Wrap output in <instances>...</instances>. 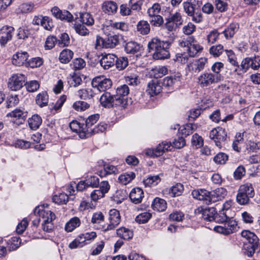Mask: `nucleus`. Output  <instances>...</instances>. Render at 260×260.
I'll return each mask as SVG.
<instances>
[{
	"label": "nucleus",
	"mask_w": 260,
	"mask_h": 260,
	"mask_svg": "<svg viewBox=\"0 0 260 260\" xmlns=\"http://www.w3.org/2000/svg\"><path fill=\"white\" fill-rule=\"evenodd\" d=\"M238 191L249 197H254L255 194L252 185L249 183L241 185L239 187Z\"/></svg>",
	"instance_id": "nucleus-38"
},
{
	"label": "nucleus",
	"mask_w": 260,
	"mask_h": 260,
	"mask_svg": "<svg viewBox=\"0 0 260 260\" xmlns=\"http://www.w3.org/2000/svg\"><path fill=\"white\" fill-rule=\"evenodd\" d=\"M222 77L221 74H214L210 72H205L198 77V82L201 87H207L216 84L221 81Z\"/></svg>",
	"instance_id": "nucleus-4"
},
{
	"label": "nucleus",
	"mask_w": 260,
	"mask_h": 260,
	"mask_svg": "<svg viewBox=\"0 0 260 260\" xmlns=\"http://www.w3.org/2000/svg\"><path fill=\"white\" fill-rule=\"evenodd\" d=\"M52 15L56 19L61 20H65L69 22H71L73 20V15L68 11H62L57 7H54L51 10Z\"/></svg>",
	"instance_id": "nucleus-17"
},
{
	"label": "nucleus",
	"mask_w": 260,
	"mask_h": 260,
	"mask_svg": "<svg viewBox=\"0 0 260 260\" xmlns=\"http://www.w3.org/2000/svg\"><path fill=\"white\" fill-rule=\"evenodd\" d=\"M196 128V125L193 124L189 123L185 125L181 131L182 135L187 136L192 133V131Z\"/></svg>",
	"instance_id": "nucleus-64"
},
{
	"label": "nucleus",
	"mask_w": 260,
	"mask_h": 260,
	"mask_svg": "<svg viewBox=\"0 0 260 260\" xmlns=\"http://www.w3.org/2000/svg\"><path fill=\"white\" fill-rule=\"evenodd\" d=\"M226 189L222 187L217 188L211 191H209V198H207L208 204L222 200L226 196Z\"/></svg>",
	"instance_id": "nucleus-16"
},
{
	"label": "nucleus",
	"mask_w": 260,
	"mask_h": 260,
	"mask_svg": "<svg viewBox=\"0 0 260 260\" xmlns=\"http://www.w3.org/2000/svg\"><path fill=\"white\" fill-rule=\"evenodd\" d=\"M100 101L101 105L105 108H110L114 106L121 107L119 100L115 96V94L112 95L108 92H106L101 95Z\"/></svg>",
	"instance_id": "nucleus-11"
},
{
	"label": "nucleus",
	"mask_w": 260,
	"mask_h": 260,
	"mask_svg": "<svg viewBox=\"0 0 260 260\" xmlns=\"http://www.w3.org/2000/svg\"><path fill=\"white\" fill-rule=\"evenodd\" d=\"M26 78L21 74H13L9 80L8 87L13 91L20 90L25 83Z\"/></svg>",
	"instance_id": "nucleus-6"
},
{
	"label": "nucleus",
	"mask_w": 260,
	"mask_h": 260,
	"mask_svg": "<svg viewBox=\"0 0 260 260\" xmlns=\"http://www.w3.org/2000/svg\"><path fill=\"white\" fill-rule=\"evenodd\" d=\"M116 58V56L114 54H105L100 59V65L104 70H108L115 65Z\"/></svg>",
	"instance_id": "nucleus-20"
},
{
	"label": "nucleus",
	"mask_w": 260,
	"mask_h": 260,
	"mask_svg": "<svg viewBox=\"0 0 260 260\" xmlns=\"http://www.w3.org/2000/svg\"><path fill=\"white\" fill-rule=\"evenodd\" d=\"M135 177V174L133 172H129V173H125L121 175L118 180L119 182L124 184L126 185L129 183Z\"/></svg>",
	"instance_id": "nucleus-45"
},
{
	"label": "nucleus",
	"mask_w": 260,
	"mask_h": 260,
	"mask_svg": "<svg viewBox=\"0 0 260 260\" xmlns=\"http://www.w3.org/2000/svg\"><path fill=\"white\" fill-rule=\"evenodd\" d=\"M25 85L27 91L31 92L37 91L40 87L39 82L36 80H32L27 82L25 83Z\"/></svg>",
	"instance_id": "nucleus-61"
},
{
	"label": "nucleus",
	"mask_w": 260,
	"mask_h": 260,
	"mask_svg": "<svg viewBox=\"0 0 260 260\" xmlns=\"http://www.w3.org/2000/svg\"><path fill=\"white\" fill-rule=\"evenodd\" d=\"M243 142V134L241 133H237L236 135L235 140L232 144L233 149L237 151L240 152L241 149V145Z\"/></svg>",
	"instance_id": "nucleus-43"
},
{
	"label": "nucleus",
	"mask_w": 260,
	"mask_h": 260,
	"mask_svg": "<svg viewBox=\"0 0 260 260\" xmlns=\"http://www.w3.org/2000/svg\"><path fill=\"white\" fill-rule=\"evenodd\" d=\"M93 91L90 88H84L79 90L77 92V95L82 100H89L94 96Z\"/></svg>",
	"instance_id": "nucleus-39"
},
{
	"label": "nucleus",
	"mask_w": 260,
	"mask_h": 260,
	"mask_svg": "<svg viewBox=\"0 0 260 260\" xmlns=\"http://www.w3.org/2000/svg\"><path fill=\"white\" fill-rule=\"evenodd\" d=\"M34 214L39 216L42 219L43 223L52 222L56 216L51 211L45 208L44 205L38 206L34 211Z\"/></svg>",
	"instance_id": "nucleus-9"
},
{
	"label": "nucleus",
	"mask_w": 260,
	"mask_h": 260,
	"mask_svg": "<svg viewBox=\"0 0 260 260\" xmlns=\"http://www.w3.org/2000/svg\"><path fill=\"white\" fill-rule=\"evenodd\" d=\"M191 144L197 148L200 147L203 145V140L201 136L195 134L192 137Z\"/></svg>",
	"instance_id": "nucleus-63"
},
{
	"label": "nucleus",
	"mask_w": 260,
	"mask_h": 260,
	"mask_svg": "<svg viewBox=\"0 0 260 260\" xmlns=\"http://www.w3.org/2000/svg\"><path fill=\"white\" fill-rule=\"evenodd\" d=\"M128 62L126 57H120L117 58L116 57L115 65L119 70L124 69L128 66Z\"/></svg>",
	"instance_id": "nucleus-48"
},
{
	"label": "nucleus",
	"mask_w": 260,
	"mask_h": 260,
	"mask_svg": "<svg viewBox=\"0 0 260 260\" xmlns=\"http://www.w3.org/2000/svg\"><path fill=\"white\" fill-rule=\"evenodd\" d=\"M151 214L147 212L140 213L136 217V221L139 223H145L151 218Z\"/></svg>",
	"instance_id": "nucleus-50"
},
{
	"label": "nucleus",
	"mask_w": 260,
	"mask_h": 260,
	"mask_svg": "<svg viewBox=\"0 0 260 260\" xmlns=\"http://www.w3.org/2000/svg\"><path fill=\"white\" fill-rule=\"evenodd\" d=\"M150 25L147 21L141 20L137 24V30L141 32H149Z\"/></svg>",
	"instance_id": "nucleus-57"
},
{
	"label": "nucleus",
	"mask_w": 260,
	"mask_h": 260,
	"mask_svg": "<svg viewBox=\"0 0 260 260\" xmlns=\"http://www.w3.org/2000/svg\"><path fill=\"white\" fill-rule=\"evenodd\" d=\"M99 117V114H96L91 115L86 119L85 126H84V128H85V131L86 135L90 134V133H87V130H88V129H93L92 126L97 122Z\"/></svg>",
	"instance_id": "nucleus-36"
},
{
	"label": "nucleus",
	"mask_w": 260,
	"mask_h": 260,
	"mask_svg": "<svg viewBox=\"0 0 260 260\" xmlns=\"http://www.w3.org/2000/svg\"><path fill=\"white\" fill-rule=\"evenodd\" d=\"M89 104L84 101H77L73 105V108L77 111H83L88 109Z\"/></svg>",
	"instance_id": "nucleus-51"
},
{
	"label": "nucleus",
	"mask_w": 260,
	"mask_h": 260,
	"mask_svg": "<svg viewBox=\"0 0 260 260\" xmlns=\"http://www.w3.org/2000/svg\"><path fill=\"white\" fill-rule=\"evenodd\" d=\"M87 243H84L82 237L79 235L74 241L69 244V247L71 249L80 248Z\"/></svg>",
	"instance_id": "nucleus-55"
},
{
	"label": "nucleus",
	"mask_w": 260,
	"mask_h": 260,
	"mask_svg": "<svg viewBox=\"0 0 260 260\" xmlns=\"http://www.w3.org/2000/svg\"><path fill=\"white\" fill-rule=\"evenodd\" d=\"M28 55L27 52H18L13 55L12 57V63L13 64L17 66H22L25 65L26 66Z\"/></svg>",
	"instance_id": "nucleus-21"
},
{
	"label": "nucleus",
	"mask_w": 260,
	"mask_h": 260,
	"mask_svg": "<svg viewBox=\"0 0 260 260\" xmlns=\"http://www.w3.org/2000/svg\"><path fill=\"white\" fill-rule=\"evenodd\" d=\"M237 223L233 218H229L220 225H217L214 228V230L220 234L225 235L231 234L237 231Z\"/></svg>",
	"instance_id": "nucleus-5"
},
{
	"label": "nucleus",
	"mask_w": 260,
	"mask_h": 260,
	"mask_svg": "<svg viewBox=\"0 0 260 260\" xmlns=\"http://www.w3.org/2000/svg\"><path fill=\"white\" fill-rule=\"evenodd\" d=\"M129 89L127 85L124 84L118 87L115 96L119 100L121 107L125 108L127 105V99L126 97L129 93Z\"/></svg>",
	"instance_id": "nucleus-15"
},
{
	"label": "nucleus",
	"mask_w": 260,
	"mask_h": 260,
	"mask_svg": "<svg viewBox=\"0 0 260 260\" xmlns=\"http://www.w3.org/2000/svg\"><path fill=\"white\" fill-rule=\"evenodd\" d=\"M81 224V221L78 217L72 218L67 222L65 225V230L67 232H72L76 228L79 227Z\"/></svg>",
	"instance_id": "nucleus-34"
},
{
	"label": "nucleus",
	"mask_w": 260,
	"mask_h": 260,
	"mask_svg": "<svg viewBox=\"0 0 260 260\" xmlns=\"http://www.w3.org/2000/svg\"><path fill=\"white\" fill-rule=\"evenodd\" d=\"M7 116L13 117L14 122L17 124H20L24 121L26 116V112L20 109H16L11 113L7 114Z\"/></svg>",
	"instance_id": "nucleus-24"
},
{
	"label": "nucleus",
	"mask_w": 260,
	"mask_h": 260,
	"mask_svg": "<svg viewBox=\"0 0 260 260\" xmlns=\"http://www.w3.org/2000/svg\"><path fill=\"white\" fill-rule=\"evenodd\" d=\"M112 85V82L110 79L102 76H98L94 78L91 82L93 88L100 91H105L109 89Z\"/></svg>",
	"instance_id": "nucleus-10"
},
{
	"label": "nucleus",
	"mask_w": 260,
	"mask_h": 260,
	"mask_svg": "<svg viewBox=\"0 0 260 260\" xmlns=\"http://www.w3.org/2000/svg\"><path fill=\"white\" fill-rule=\"evenodd\" d=\"M191 34H183L177 40L178 45L187 51L189 57H193L202 50Z\"/></svg>",
	"instance_id": "nucleus-1"
},
{
	"label": "nucleus",
	"mask_w": 260,
	"mask_h": 260,
	"mask_svg": "<svg viewBox=\"0 0 260 260\" xmlns=\"http://www.w3.org/2000/svg\"><path fill=\"white\" fill-rule=\"evenodd\" d=\"M68 194L64 193H61L58 195H55L52 198L53 202L58 204H66L68 201Z\"/></svg>",
	"instance_id": "nucleus-46"
},
{
	"label": "nucleus",
	"mask_w": 260,
	"mask_h": 260,
	"mask_svg": "<svg viewBox=\"0 0 260 260\" xmlns=\"http://www.w3.org/2000/svg\"><path fill=\"white\" fill-rule=\"evenodd\" d=\"M81 21L83 24L75 23L74 24V29L76 32H86L88 30L84 24L88 26L92 25L94 23V19L90 14L88 13H81L80 15Z\"/></svg>",
	"instance_id": "nucleus-8"
},
{
	"label": "nucleus",
	"mask_w": 260,
	"mask_h": 260,
	"mask_svg": "<svg viewBox=\"0 0 260 260\" xmlns=\"http://www.w3.org/2000/svg\"><path fill=\"white\" fill-rule=\"evenodd\" d=\"M181 76V74L177 73L174 75L166 77L162 81H160L161 85L168 88H173L176 84L180 81Z\"/></svg>",
	"instance_id": "nucleus-19"
},
{
	"label": "nucleus",
	"mask_w": 260,
	"mask_h": 260,
	"mask_svg": "<svg viewBox=\"0 0 260 260\" xmlns=\"http://www.w3.org/2000/svg\"><path fill=\"white\" fill-rule=\"evenodd\" d=\"M172 144L169 142L164 141L159 144L155 149H148L146 150V155L151 157L161 156L166 151L171 150Z\"/></svg>",
	"instance_id": "nucleus-12"
},
{
	"label": "nucleus",
	"mask_w": 260,
	"mask_h": 260,
	"mask_svg": "<svg viewBox=\"0 0 260 260\" xmlns=\"http://www.w3.org/2000/svg\"><path fill=\"white\" fill-rule=\"evenodd\" d=\"M162 90L160 80H152L147 85V92L150 96L158 94Z\"/></svg>",
	"instance_id": "nucleus-22"
},
{
	"label": "nucleus",
	"mask_w": 260,
	"mask_h": 260,
	"mask_svg": "<svg viewBox=\"0 0 260 260\" xmlns=\"http://www.w3.org/2000/svg\"><path fill=\"white\" fill-rule=\"evenodd\" d=\"M167 207L166 201L159 198H155L152 204L153 209L159 212L164 211L167 209Z\"/></svg>",
	"instance_id": "nucleus-33"
},
{
	"label": "nucleus",
	"mask_w": 260,
	"mask_h": 260,
	"mask_svg": "<svg viewBox=\"0 0 260 260\" xmlns=\"http://www.w3.org/2000/svg\"><path fill=\"white\" fill-rule=\"evenodd\" d=\"M226 54L228 57V61L233 66L239 68L238 62L237 61L236 56L232 50H225Z\"/></svg>",
	"instance_id": "nucleus-49"
},
{
	"label": "nucleus",
	"mask_w": 260,
	"mask_h": 260,
	"mask_svg": "<svg viewBox=\"0 0 260 260\" xmlns=\"http://www.w3.org/2000/svg\"><path fill=\"white\" fill-rule=\"evenodd\" d=\"M229 218H230L228 216L226 211H225L224 210H221L219 211L218 213H215L214 221L217 222H220L222 224Z\"/></svg>",
	"instance_id": "nucleus-54"
},
{
	"label": "nucleus",
	"mask_w": 260,
	"mask_h": 260,
	"mask_svg": "<svg viewBox=\"0 0 260 260\" xmlns=\"http://www.w3.org/2000/svg\"><path fill=\"white\" fill-rule=\"evenodd\" d=\"M184 190L183 185L181 183H177L175 185L169 188H166L163 190V193L166 195H169L171 197L180 196Z\"/></svg>",
	"instance_id": "nucleus-23"
},
{
	"label": "nucleus",
	"mask_w": 260,
	"mask_h": 260,
	"mask_svg": "<svg viewBox=\"0 0 260 260\" xmlns=\"http://www.w3.org/2000/svg\"><path fill=\"white\" fill-rule=\"evenodd\" d=\"M73 52L71 50L64 49L60 52L59 59L61 63H68L73 58Z\"/></svg>",
	"instance_id": "nucleus-37"
},
{
	"label": "nucleus",
	"mask_w": 260,
	"mask_h": 260,
	"mask_svg": "<svg viewBox=\"0 0 260 260\" xmlns=\"http://www.w3.org/2000/svg\"><path fill=\"white\" fill-rule=\"evenodd\" d=\"M143 197V191L141 188L139 187L132 189L129 194L131 201L135 204L141 203Z\"/></svg>",
	"instance_id": "nucleus-28"
},
{
	"label": "nucleus",
	"mask_w": 260,
	"mask_h": 260,
	"mask_svg": "<svg viewBox=\"0 0 260 260\" xmlns=\"http://www.w3.org/2000/svg\"><path fill=\"white\" fill-rule=\"evenodd\" d=\"M142 46L136 42L130 41L125 46V51L127 53L135 54L140 53L142 50Z\"/></svg>",
	"instance_id": "nucleus-25"
},
{
	"label": "nucleus",
	"mask_w": 260,
	"mask_h": 260,
	"mask_svg": "<svg viewBox=\"0 0 260 260\" xmlns=\"http://www.w3.org/2000/svg\"><path fill=\"white\" fill-rule=\"evenodd\" d=\"M223 51V46L221 45L213 46L209 49V52L214 57H218Z\"/></svg>",
	"instance_id": "nucleus-60"
},
{
	"label": "nucleus",
	"mask_w": 260,
	"mask_h": 260,
	"mask_svg": "<svg viewBox=\"0 0 260 260\" xmlns=\"http://www.w3.org/2000/svg\"><path fill=\"white\" fill-rule=\"evenodd\" d=\"M21 239L19 237H14L9 240L8 244L10 250H14L17 249L20 245Z\"/></svg>",
	"instance_id": "nucleus-58"
},
{
	"label": "nucleus",
	"mask_w": 260,
	"mask_h": 260,
	"mask_svg": "<svg viewBox=\"0 0 260 260\" xmlns=\"http://www.w3.org/2000/svg\"><path fill=\"white\" fill-rule=\"evenodd\" d=\"M209 191L203 189H194L192 191L191 194L193 198L200 201H204L206 204H208L207 198L208 197Z\"/></svg>",
	"instance_id": "nucleus-30"
},
{
	"label": "nucleus",
	"mask_w": 260,
	"mask_h": 260,
	"mask_svg": "<svg viewBox=\"0 0 260 260\" xmlns=\"http://www.w3.org/2000/svg\"><path fill=\"white\" fill-rule=\"evenodd\" d=\"M32 23L40 25L47 31H52V28L54 26L52 19L48 16L42 15L35 16L32 20Z\"/></svg>",
	"instance_id": "nucleus-14"
},
{
	"label": "nucleus",
	"mask_w": 260,
	"mask_h": 260,
	"mask_svg": "<svg viewBox=\"0 0 260 260\" xmlns=\"http://www.w3.org/2000/svg\"><path fill=\"white\" fill-rule=\"evenodd\" d=\"M107 124L105 123H101L96 126L93 127V129H88L87 133L95 134L100 132H104L107 128Z\"/></svg>",
	"instance_id": "nucleus-62"
},
{
	"label": "nucleus",
	"mask_w": 260,
	"mask_h": 260,
	"mask_svg": "<svg viewBox=\"0 0 260 260\" xmlns=\"http://www.w3.org/2000/svg\"><path fill=\"white\" fill-rule=\"evenodd\" d=\"M36 102L41 107L46 106L48 102V95L47 92H42L39 93L36 97Z\"/></svg>",
	"instance_id": "nucleus-44"
},
{
	"label": "nucleus",
	"mask_w": 260,
	"mask_h": 260,
	"mask_svg": "<svg viewBox=\"0 0 260 260\" xmlns=\"http://www.w3.org/2000/svg\"><path fill=\"white\" fill-rule=\"evenodd\" d=\"M246 149L249 152H257L260 149V142L254 140H248L246 142Z\"/></svg>",
	"instance_id": "nucleus-40"
},
{
	"label": "nucleus",
	"mask_w": 260,
	"mask_h": 260,
	"mask_svg": "<svg viewBox=\"0 0 260 260\" xmlns=\"http://www.w3.org/2000/svg\"><path fill=\"white\" fill-rule=\"evenodd\" d=\"M253 197H249L246 194L242 193L241 192L238 191L236 196L237 202L241 205H245L249 203L250 199Z\"/></svg>",
	"instance_id": "nucleus-47"
},
{
	"label": "nucleus",
	"mask_w": 260,
	"mask_h": 260,
	"mask_svg": "<svg viewBox=\"0 0 260 260\" xmlns=\"http://www.w3.org/2000/svg\"><path fill=\"white\" fill-rule=\"evenodd\" d=\"M168 69L165 66H158L151 70V75L155 78H158L162 77L168 73Z\"/></svg>",
	"instance_id": "nucleus-42"
},
{
	"label": "nucleus",
	"mask_w": 260,
	"mask_h": 260,
	"mask_svg": "<svg viewBox=\"0 0 260 260\" xmlns=\"http://www.w3.org/2000/svg\"><path fill=\"white\" fill-rule=\"evenodd\" d=\"M197 4L198 7L190 1L184 2L183 3L184 10L188 16L193 15V13L199 9L202 4L201 2L197 1Z\"/></svg>",
	"instance_id": "nucleus-27"
},
{
	"label": "nucleus",
	"mask_w": 260,
	"mask_h": 260,
	"mask_svg": "<svg viewBox=\"0 0 260 260\" xmlns=\"http://www.w3.org/2000/svg\"><path fill=\"white\" fill-rule=\"evenodd\" d=\"M85 181L88 187H96L99 185V178L95 176H88Z\"/></svg>",
	"instance_id": "nucleus-53"
},
{
	"label": "nucleus",
	"mask_w": 260,
	"mask_h": 260,
	"mask_svg": "<svg viewBox=\"0 0 260 260\" xmlns=\"http://www.w3.org/2000/svg\"><path fill=\"white\" fill-rule=\"evenodd\" d=\"M228 159V156L224 153L220 152L213 158L214 162L217 164H224Z\"/></svg>",
	"instance_id": "nucleus-59"
},
{
	"label": "nucleus",
	"mask_w": 260,
	"mask_h": 260,
	"mask_svg": "<svg viewBox=\"0 0 260 260\" xmlns=\"http://www.w3.org/2000/svg\"><path fill=\"white\" fill-rule=\"evenodd\" d=\"M42 120L41 117L37 115H34L28 119V123L31 129H37L41 124Z\"/></svg>",
	"instance_id": "nucleus-35"
},
{
	"label": "nucleus",
	"mask_w": 260,
	"mask_h": 260,
	"mask_svg": "<svg viewBox=\"0 0 260 260\" xmlns=\"http://www.w3.org/2000/svg\"><path fill=\"white\" fill-rule=\"evenodd\" d=\"M209 137L214 141L217 147L220 148L226 139V133L225 129L217 127L210 132Z\"/></svg>",
	"instance_id": "nucleus-7"
},
{
	"label": "nucleus",
	"mask_w": 260,
	"mask_h": 260,
	"mask_svg": "<svg viewBox=\"0 0 260 260\" xmlns=\"http://www.w3.org/2000/svg\"><path fill=\"white\" fill-rule=\"evenodd\" d=\"M207 62V59L206 58H200L199 59L193 60L191 62L188 64V69L192 73H199L204 69Z\"/></svg>",
	"instance_id": "nucleus-18"
},
{
	"label": "nucleus",
	"mask_w": 260,
	"mask_h": 260,
	"mask_svg": "<svg viewBox=\"0 0 260 260\" xmlns=\"http://www.w3.org/2000/svg\"><path fill=\"white\" fill-rule=\"evenodd\" d=\"M109 223L106 227H103V231L107 232L114 229L121 221L119 212L115 209H111L109 213Z\"/></svg>",
	"instance_id": "nucleus-13"
},
{
	"label": "nucleus",
	"mask_w": 260,
	"mask_h": 260,
	"mask_svg": "<svg viewBox=\"0 0 260 260\" xmlns=\"http://www.w3.org/2000/svg\"><path fill=\"white\" fill-rule=\"evenodd\" d=\"M116 234L119 237L124 240L131 239L134 236L133 231L132 230L124 226L116 230Z\"/></svg>",
	"instance_id": "nucleus-32"
},
{
	"label": "nucleus",
	"mask_w": 260,
	"mask_h": 260,
	"mask_svg": "<svg viewBox=\"0 0 260 260\" xmlns=\"http://www.w3.org/2000/svg\"><path fill=\"white\" fill-rule=\"evenodd\" d=\"M241 234L249 243V245L246 247V254L248 256H251L258 248V239L256 235L249 231H243Z\"/></svg>",
	"instance_id": "nucleus-3"
},
{
	"label": "nucleus",
	"mask_w": 260,
	"mask_h": 260,
	"mask_svg": "<svg viewBox=\"0 0 260 260\" xmlns=\"http://www.w3.org/2000/svg\"><path fill=\"white\" fill-rule=\"evenodd\" d=\"M70 127L73 132L80 133V136H85V128L84 127V125H81V124L77 121H73L70 123Z\"/></svg>",
	"instance_id": "nucleus-41"
},
{
	"label": "nucleus",
	"mask_w": 260,
	"mask_h": 260,
	"mask_svg": "<svg viewBox=\"0 0 260 260\" xmlns=\"http://www.w3.org/2000/svg\"><path fill=\"white\" fill-rule=\"evenodd\" d=\"M117 5L116 3L112 1H107L103 3L102 10L104 12L108 14H113L117 10Z\"/></svg>",
	"instance_id": "nucleus-31"
},
{
	"label": "nucleus",
	"mask_w": 260,
	"mask_h": 260,
	"mask_svg": "<svg viewBox=\"0 0 260 260\" xmlns=\"http://www.w3.org/2000/svg\"><path fill=\"white\" fill-rule=\"evenodd\" d=\"M34 5L31 3H23L19 6L17 13H27L32 11Z\"/></svg>",
	"instance_id": "nucleus-52"
},
{
	"label": "nucleus",
	"mask_w": 260,
	"mask_h": 260,
	"mask_svg": "<svg viewBox=\"0 0 260 260\" xmlns=\"http://www.w3.org/2000/svg\"><path fill=\"white\" fill-rule=\"evenodd\" d=\"M199 212L202 211V217L205 220L211 221L215 220V213L216 211L214 208H208L204 209H198Z\"/></svg>",
	"instance_id": "nucleus-29"
},
{
	"label": "nucleus",
	"mask_w": 260,
	"mask_h": 260,
	"mask_svg": "<svg viewBox=\"0 0 260 260\" xmlns=\"http://www.w3.org/2000/svg\"><path fill=\"white\" fill-rule=\"evenodd\" d=\"M171 44L168 41H161L157 38H153L148 43V47L149 52L154 51L153 57L155 59H164L168 58L170 56L168 47Z\"/></svg>",
	"instance_id": "nucleus-2"
},
{
	"label": "nucleus",
	"mask_w": 260,
	"mask_h": 260,
	"mask_svg": "<svg viewBox=\"0 0 260 260\" xmlns=\"http://www.w3.org/2000/svg\"><path fill=\"white\" fill-rule=\"evenodd\" d=\"M160 181L159 177L156 175L148 177L144 181V183L146 186H151L156 185Z\"/></svg>",
	"instance_id": "nucleus-56"
},
{
	"label": "nucleus",
	"mask_w": 260,
	"mask_h": 260,
	"mask_svg": "<svg viewBox=\"0 0 260 260\" xmlns=\"http://www.w3.org/2000/svg\"><path fill=\"white\" fill-rule=\"evenodd\" d=\"M105 39V48H113L119 43L121 37L118 34L108 35Z\"/></svg>",
	"instance_id": "nucleus-26"
}]
</instances>
